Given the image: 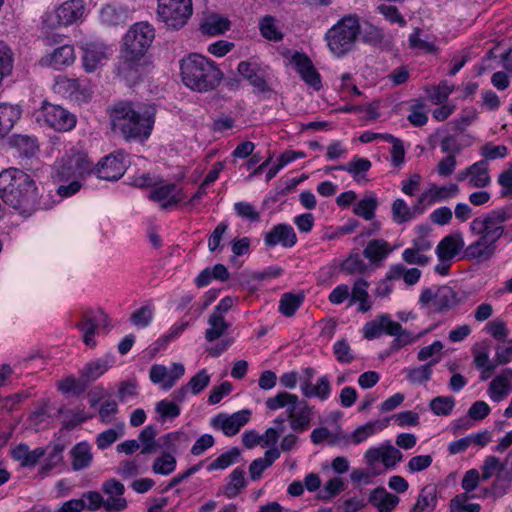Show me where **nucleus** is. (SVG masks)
Wrapping results in <instances>:
<instances>
[{
  "label": "nucleus",
  "instance_id": "1",
  "mask_svg": "<svg viewBox=\"0 0 512 512\" xmlns=\"http://www.w3.org/2000/svg\"><path fill=\"white\" fill-rule=\"evenodd\" d=\"M511 218L512 205L474 218L469 224V231L475 239L464 249V256L477 261L491 259L495 254L497 241L504 234V223Z\"/></svg>",
  "mask_w": 512,
  "mask_h": 512
},
{
  "label": "nucleus",
  "instance_id": "2",
  "mask_svg": "<svg viewBox=\"0 0 512 512\" xmlns=\"http://www.w3.org/2000/svg\"><path fill=\"white\" fill-rule=\"evenodd\" d=\"M0 198L25 218L41 207V193L35 180L18 168L11 167L0 172Z\"/></svg>",
  "mask_w": 512,
  "mask_h": 512
},
{
  "label": "nucleus",
  "instance_id": "3",
  "mask_svg": "<svg viewBox=\"0 0 512 512\" xmlns=\"http://www.w3.org/2000/svg\"><path fill=\"white\" fill-rule=\"evenodd\" d=\"M155 121V108L150 105H133L119 102L111 111V126L120 132L126 140L147 139Z\"/></svg>",
  "mask_w": 512,
  "mask_h": 512
},
{
  "label": "nucleus",
  "instance_id": "4",
  "mask_svg": "<svg viewBox=\"0 0 512 512\" xmlns=\"http://www.w3.org/2000/svg\"><path fill=\"white\" fill-rule=\"evenodd\" d=\"M180 68L183 83L198 92L215 89L223 77L214 62L200 54H190L182 59Z\"/></svg>",
  "mask_w": 512,
  "mask_h": 512
},
{
  "label": "nucleus",
  "instance_id": "5",
  "mask_svg": "<svg viewBox=\"0 0 512 512\" xmlns=\"http://www.w3.org/2000/svg\"><path fill=\"white\" fill-rule=\"evenodd\" d=\"M265 405L272 411L286 407L287 420L294 433H303L311 427L314 406L309 405L306 400L299 399L295 394L279 392L274 397L268 398Z\"/></svg>",
  "mask_w": 512,
  "mask_h": 512
},
{
  "label": "nucleus",
  "instance_id": "6",
  "mask_svg": "<svg viewBox=\"0 0 512 512\" xmlns=\"http://www.w3.org/2000/svg\"><path fill=\"white\" fill-rule=\"evenodd\" d=\"M428 330L421 331L418 334L403 329L401 324L391 319L389 314H381L375 320L367 322L363 327L364 337L372 340L380 337L382 334L394 336L392 348L399 350L402 347L412 344L427 333Z\"/></svg>",
  "mask_w": 512,
  "mask_h": 512
},
{
  "label": "nucleus",
  "instance_id": "7",
  "mask_svg": "<svg viewBox=\"0 0 512 512\" xmlns=\"http://www.w3.org/2000/svg\"><path fill=\"white\" fill-rule=\"evenodd\" d=\"M360 33L358 18L348 15L340 19L326 33V40L331 52L340 57L349 52Z\"/></svg>",
  "mask_w": 512,
  "mask_h": 512
},
{
  "label": "nucleus",
  "instance_id": "8",
  "mask_svg": "<svg viewBox=\"0 0 512 512\" xmlns=\"http://www.w3.org/2000/svg\"><path fill=\"white\" fill-rule=\"evenodd\" d=\"M192 0H159L158 17L168 28L183 27L192 15Z\"/></svg>",
  "mask_w": 512,
  "mask_h": 512
},
{
  "label": "nucleus",
  "instance_id": "9",
  "mask_svg": "<svg viewBox=\"0 0 512 512\" xmlns=\"http://www.w3.org/2000/svg\"><path fill=\"white\" fill-rule=\"evenodd\" d=\"M154 38L155 31L149 23H135L125 34L121 51L144 57Z\"/></svg>",
  "mask_w": 512,
  "mask_h": 512
},
{
  "label": "nucleus",
  "instance_id": "10",
  "mask_svg": "<svg viewBox=\"0 0 512 512\" xmlns=\"http://www.w3.org/2000/svg\"><path fill=\"white\" fill-rule=\"evenodd\" d=\"M38 121H43L47 126L56 131L66 132L76 124V117L60 105L44 102L41 108Z\"/></svg>",
  "mask_w": 512,
  "mask_h": 512
},
{
  "label": "nucleus",
  "instance_id": "11",
  "mask_svg": "<svg viewBox=\"0 0 512 512\" xmlns=\"http://www.w3.org/2000/svg\"><path fill=\"white\" fill-rule=\"evenodd\" d=\"M56 171L61 180H68L73 177H83L94 171V167L86 153L75 152L63 157Z\"/></svg>",
  "mask_w": 512,
  "mask_h": 512
},
{
  "label": "nucleus",
  "instance_id": "12",
  "mask_svg": "<svg viewBox=\"0 0 512 512\" xmlns=\"http://www.w3.org/2000/svg\"><path fill=\"white\" fill-rule=\"evenodd\" d=\"M124 159L121 151L105 156L94 168L97 177L106 181L119 180L126 171Z\"/></svg>",
  "mask_w": 512,
  "mask_h": 512
},
{
  "label": "nucleus",
  "instance_id": "13",
  "mask_svg": "<svg viewBox=\"0 0 512 512\" xmlns=\"http://www.w3.org/2000/svg\"><path fill=\"white\" fill-rule=\"evenodd\" d=\"M102 492L107 496L105 499V510L109 512H119L127 508V501L123 497L125 492L124 485L114 479H108L102 483Z\"/></svg>",
  "mask_w": 512,
  "mask_h": 512
},
{
  "label": "nucleus",
  "instance_id": "14",
  "mask_svg": "<svg viewBox=\"0 0 512 512\" xmlns=\"http://www.w3.org/2000/svg\"><path fill=\"white\" fill-rule=\"evenodd\" d=\"M364 458L367 465L371 468L380 460L386 468H392L402 460L403 455L394 446L386 444L368 449L365 452Z\"/></svg>",
  "mask_w": 512,
  "mask_h": 512
},
{
  "label": "nucleus",
  "instance_id": "15",
  "mask_svg": "<svg viewBox=\"0 0 512 512\" xmlns=\"http://www.w3.org/2000/svg\"><path fill=\"white\" fill-rule=\"evenodd\" d=\"M251 412L247 409L232 415L219 414L212 420V425L219 428L226 436L236 435L250 419Z\"/></svg>",
  "mask_w": 512,
  "mask_h": 512
},
{
  "label": "nucleus",
  "instance_id": "16",
  "mask_svg": "<svg viewBox=\"0 0 512 512\" xmlns=\"http://www.w3.org/2000/svg\"><path fill=\"white\" fill-rule=\"evenodd\" d=\"M264 242L269 247L281 245L285 248L293 247L297 243V236L289 224H277L265 234Z\"/></svg>",
  "mask_w": 512,
  "mask_h": 512
},
{
  "label": "nucleus",
  "instance_id": "17",
  "mask_svg": "<svg viewBox=\"0 0 512 512\" xmlns=\"http://www.w3.org/2000/svg\"><path fill=\"white\" fill-rule=\"evenodd\" d=\"M75 59L74 47L72 45L65 44L55 48L52 52L42 57L40 63L43 66L61 70L72 65Z\"/></svg>",
  "mask_w": 512,
  "mask_h": 512
},
{
  "label": "nucleus",
  "instance_id": "18",
  "mask_svg": "<svg viewBox=\"0 0 512 512\" xmlns=\"http://www.w3.org/2000/svg\"><path fill=\"white\" fill-rule=\"evenodd\" d=\"M143 57L121 51L118 73L128 83H136L141 76Z\"/></svg>",
  "mask_w": 512,
  "mask_h": 512
},
{
  "label": "nucleus",
  "instance_id": "19",
  "mask_svg": "<svg viewBox=\"0 0 512 512\" xmlns=\"http://www.w3.org/2000/svg\"><path fill=\"white\" fill-rule=\"evenodd\" d=\"M60 92L76 102H86L90 99L92 91L87 84L80 83L78 79L63 78L57 82Z\"/></svg>",
  "mask_w": 512,
  "mask_h": 512
},
{
  "label": "nucleus",
  "instance_id": "20",
  "mask_svg": "<svg viewBox=\"0 0 512 512\" xmlns=\"http://www.w3.org/2000/svg\"><path fill=\"white\" fill-rule=\"evenodd\" d=\"M465 247L461 233L445 236L436 247L439 261H451Z\"/></svg>",
  "mask_w": 512,
  "mask_h": 512
},
{
  "label": "nucleus",
  "instance_id": "21",
  "mask_svg": "<svg viewBox=\"0 0 512 512\" xmlns=\"http://www.w3.org/2000/svg\"><path fill=\"white\" fill-rule=\"evenodd\" d=\"M85 11L82 0H69L60 5L55 13L58 24L67 26L79 20Z\"/></svg>",
  "mask_w": 512,
  "mask_h": 512
},
{
  "label": "nucleus",
  "instance_id": "22",
  "mask_svg": "<svg viewBox=\"0 0 512 512\" xmlns=\"http://www.w3.org/2000/svg\"><path fill=\"white\" fill-rule=\"evenodd\" d=\"M512 369H503L489 384V396L495 401L503 400L511 390Z\"/></svg>",
  "mask_w": 512,
  "mask_h": 512
},
{
  "label": "nucleus",
  "instance_id": "23",
  "mask_svg": "<svg viewBox=\"0 0 512 512\" xmlns=\"http://www.w3.org/2000/svg\"><path fill=\"white\" fill-rule=\"evenodd\" d=\"M11 457L20 462L22 467H34L46 454V449L42 447H38L34 450H30L29 446L24 443H20L10 451Z\"/></svg>",
  "mask_w": 512,
  "mask_h": 512
},
{
  "label": "nucleus",
  "instance_id": "24",
  "mask_svg": "<svg viewBox=\"0 0 512 512\" xmlns=\"http://www.w3.org/2000/svg\"><path fill=\"white\" fill-rule=\"evenodd\" d=\"M83 66L87 72H94L107 59L106 47L99 43H87L83 47Z\"/></svg>",
  "mask_w": 512,
  "mask_h": 512
},
{
  "label": "nucleus",
  "instance_id": "25",
  "mask_svg": "<svg viewBox=\"0 0 512 512\" xmlns=\"http://www.w3.org/2000/svg\"><path fill=\"white\" fill-rule=\"evenodd\" d=\"M397 495L391 494L383 487L374 489L369 497V502L378 509L379 512H390L399 503Z\"/></svg>",
  "mask_w": 512,
  "mask_h": 512
},
{
  "label": "nucleus",
  "instance_id": "26",
  "mask_svg": "<svg viewBox=\"0 0 512 512\" xmlns=\"http://www.w3.org/2000/svg\"><path fill=\"white\" fill-rule=\"evenodd\" d=\"M437 491L434 486H424L409 512H434L437 505Z\"/></svg>",
  "mask_w": 512,
  "mask_h": 512
},
{
  "label": "nucleus",
  "instance_id": "27",
  "mask_svg": "<svg viewBox=\"0 0 512 512\" xmlns=\"http://www.w3.org/2000/svg\"><path fill=\"white\" fill-rule=\"evenodd\" d=\"M457 293L449 286L437 288L434 294V309L437 312L444 313L454 308L458 304Z\"/></svg>",
  "mask_w": 512,
  "mask_h": 512
},
{
  "label": "nucleus",
  "instance_id": "28",
  "mask_svg": "<svg viewBox=\"0 0 512 512\" xmlns=\"http://www.w3.org/2000/svg\"><path fill=\"white\" fill-rule=\"evenodd\" d=\"M238 72L245 77L252 86H254L259 92L265 93L270 91V88L258 69H256L251 63L242 61L238 64Z\"/></svg>",
  "mask_w": 512,
  "mask_h": 512
},
{
  "label": "nucleus",
  "instance_id": "29",
  "mask_svg": "<svg viewBox=\"0 0 512 512\" xmlns=\"http://www.w3.org/2000/svg\"><path fill=\"white\" fill-rule=\"evenodd\" d=\"M21 111L17 106L0 104V137H5L20 119Z\"/></svg>",
  "mask_w": 512,
  "mask_h": 512
},
{
  "label": "nucleus",
  "instance_id": "30",
  "mask_svg": "<svg viewBox=\"0 0 512 512\" xmlns=\"http://www.w3.org/2000/svg\"><path fill=\"white\" fill-rule=\"evenodd\" d=\"M300 388L304 397H317L321 401L328 399L331 392V386L327 376L320 377L316 385L309 382L301 383Z\"/></svg>",
  "mask_w": 512,
  "mask_h": 512
},
{
  "label": "nucleus",
  "instance_id": "31",
  "mask_svg": "<svg viewBox=\"0 0 512 512\" xmlns=\"http://www.w3.org/2000/svg\"><path fill=\"white\" fill-rule=\"evenodd\" d=\"M439 362V358L432 359L427 363L413 367L406 368L404 373L406 375L407 380L412 384H423L428 382L431 379L433 373V366Z\"/></svg>",
  "mask_w": 512,
  "mask_h": 512
},
{
  "label": "nucleus",
  "instance_id": "32",
  "mask_svg": "<svg viewBox=\"0 0 512 512\" xmlns=\"http://www.w3.org/2000/svg\"><path fill=\"white\" fill-rule=\"evenodd\" d=\"M229 28V19L219 15H210L206 17L200 24L201 32L209 36L224 34L227 30H229Z\"/></svg>",
  "mask_w": 512,
  "mask_h": 512
},
{
  "label": "nucleus",
  "instance_id": "33",
  "mask_svg": "<svg viewBox=\"0 0 512 512\" xmlns=\"http://www.w3.org/2000/svg\"><path fill=\"white\" fill-rule=\"evenodd\" d=\"M70 453L72 456V469L75 471L87 468L93 460L91 446L87 442L78 443L72 448Z\"/></svg>",
  "mask_w": 512,
  "mask_h": 512
},
{
  "label": "nucleus",
  "instance_id": "34",
  "mask_svg": "<svg viewBox=\"0 0 512 512\" xmlns=\"http://www.w3.org/2000/svg\"><path fill=\"white\" fill-rule=\"evenodd\" d=\"M488 162L486 160H480L470 166V179L469 185L475 188H485L491 182L489 175Z\"/></svg>",
  "mask_w": 512,
  "mask_h": 512
},
{
  "label": "nucleus",
  "instance_id": "35",
  "mask_svg": "<svg viewBox=\"0 0 512 512\" xmlns=\"http://www.w3.org/2000/svg\"><path fill=\"white\" fill-rule=\"evenodd\" d=\"M175 190L176 185L173 183L157 187L151 191L150 199L157 202L168 199L167 202L161 205L163 209H166L169 205L178 204L183 199L180 193H176Z\"/></svg>",
  "mask_w": 512,
  "mask_h": 512
},
{
  "label": "nucleus",
  "instance_id": "36",
  "mask_svg": "<svg viewBox=\"0 0 512 512\" xmlns=\"http://www.w3.org/2000/svg\"><path fill=\"white\" fill-rule=\"evenodd\" d=\"M391 251L392 248L387 241L384 239H374L368 242L363 250V255L371 262H378L385 259Z\"/></svg>",
  "mask_w": 512,
  "mask_h": 512
},
{
  "label": "nucleus",
  "instance_id": "37",
  "mask_svg": "<svg viewBox=\"0 0 512 512\" xmlns=\"http://www.w3.org/2000/svg\"><path fill=\"white\" fill-rule=\"evenodd\" d=\"M368 282L362 278H359L355 281L352 293H351V303L359 302L358 310L360 312H367L371 309V302L368 300L369 294L367 292Z\"/></svg>",
  "mask_w": 512,
  "mask_h": 512
},
{
  "label": "nucleus",
  "instance_id": "38",
  "mask_svg": "<svg viewBox=\"0 0 512 512\" xmlns=\"http://www.w3.org/2000/svg\"><path fill=\"white\" fill-rule=\"evenodd\" d=\"M209 328L205 331V339L213 342L222 337L230 327V323L218 314H210L208 318Z\"/></svg>",
  "mask_w": 512,
  "mask_h": 512
},
{
  "label": "nucleus",
  "instance_id": "39",
  "mask_svg": "<svg viewBox=\"0 0 512 512\" xmlns=\"http://www.w3.org/2000/svg\"><path fill=\"white\" fill-rule=\"evenodd\" d=\"M259 30L261 35L269 41L278 42L283 39L278 20L271 15H265L259 20Z\"/></svg>",
  "mask_w": 512,
  "mask_h": 512
},
{
  "label": "nucleus",
  "instance_id": "40",
  "mask_svg": "<svg viewBox=\"0 0 512 512\" xmlns=\"http://www.w3.org/2000/svg\"><path fill=\"white\" fill-rule=\"evenodd\" d=\"M110 367V361L107 358L97 359L87 363L81 370V376L88 385L103 375Z\"/></svg>",
  "mask_w": 512,
  "mask_h": 512
},
{
  "label": "nucleus",
  "instance_id": "41",
  "mask_svg": "<svg viewBox=\"0 0 512 512\" xmlns=\"http://www.w3.org/2000/svg\"><path fill=\"white\" fill-rule=\"evenodd\" d=\"M229 483L224 487V494L227 498L232 499L235 498L241 491V489L245 488L247 485V481L245 479V472L241 468L234 469L229 475Z\"/></svg>",
  "mask_w": 512,
  "mask_h": 512
},
{
  "label": "nucleus",
  "instance_id": "42",
  "mask_svg": "<svg viewBox=\"0 0 512 512\" xmlns=\"http://www.w3.org/2000/svg\"><path fill=\"white\" fill-rule=\"evenodd\" d=\"M9 143L25 157L33 156L38 150L36 140L27 135H14L9 139Z\"/></svg>",
  "mask_w": 512,
  "mask_h": 512
},
{
  "label": "nucleus",
  "instance_id": "43",
  "mask_svg": "<svg viewBox=\"0 0 512 512\" xmlns=\"http://www.w3.org/2000/svg\"><path fill=\"white\" fill-rule=\"evenodd\" d=\"M378 206L377 197L374 195L365 196L353 208L354 214L364 218L367 221L375 217V210Z\"/></svg>",
  "mask_w": 512,
  "mask_h": 512
},
{
  "label": "nucleus",
  "instance_id": "44",
  "mask_svg": "<svg viewBox=\"0 0 512 512\" xmlns=\"http://www.w3.org/2000/svg\"><path fill=\"white\" fill-rule=\"evenodd\" d=\"M157 430L153 425L146 426L139 434L138 442L141 443V453L144 455L152 454L156 451L158 444L155 440Z\"/></svg>",
  "mask_w": 512,
  "mask_h": 512
},
{
  "label": "nucleus",
  "instance_id": "45",
  "mask_svg": "<svg viewBox=\"0 0 512 512\" xmlns=\"http://www.w3.org/2000/svg\"><path fill=\"white\" fill-rule=\"evenodd\" d=\"M76 327L83 333V342L87 346L94 347L96 342L93 338L98 327V322L89 314H85L82 320L76 324Z\"/></svg>",
  "mask_w": 512,
  "mask_h": 512
},
{
  "label": "nucleus",
  "instance_id": "46",
  "mask_svg": "<svg viewBox=\"0 0 512 512\" xmlns=\"http://www.w3.org/2000/svg\"><path fill=\"white\" fill-rule=\"evenodd\" d=\"M458 191L459 189L456 184H451L448 187L433 186L428 192H424L419 196L418 204L424 203L428 196L431 197L432 201L443 200L456 195Z\"/></svg>",
  "mask_w": 512,
  "mask_h": 512
},
{
  "label": "nucleus",
  "instance_id": "47",
  "mask_svg": "<svg viewBox=\"0 0 512 512\" xmlns=\"http://www.w3.org/2000/svg\"><path fill=\"white\" fill-rule=\"evenodd\" d=\"M304 297L301 294L285 293L282 295L279 310L286 316L291 317L295 314L296 310L300 307Z\"/></svg>",
  "mask_w": 512,
  "mask_h": 512
},
{
  "label": "nucleus",
  "instance_id": "48",
  "mask_svg": "<svg viewBox=\"0 0 512 512\" xmlns=\"http://www.w3.org/2000/svg\"><path fill=\"white\" fill-rule=\"evenodd\" d=\"M455 406V400L451 396H437L430 401L431 411L438 416L449 415Z\"/></svg>",
  "mask_w": 512,
  "mask_h": 512
},
{
  "label": "nucleus",
  "instance_id": "49",
  "mask_svg": "<svg viewBox=\"0 0 512 512\" xmlns=\"http://www.w3.org/2000/svg\"><path fill=\"white\" fill-rule=\"evenodd\" d=\"M123 435L124 424L121 423L117 425V428H111L100 433L96 439L97 447L101 450H104L110 445H112L114 442H116L117 439Z\"/></svg>",
  "mask_w": 512,
  "mask_h": 512
},
{
  "label": "nucleus",
  "instance_id": "50",
  "mask_svg": "<svg viewBox=\"0 0 512 512\" xmlns=\"http://www.w3.org/2000/svg\"><path fill=\"white\" fill-rule=\"evenodd\" d=\"M87 385L80 375L79 379H76L73 376H68L64 379H61L57 382V388L64 394L72 392L73 394H81Z\"/></svg>",
  "mask_w": 512,
  "mask_h": 512
},
{
  "label": "nucleus",
  "instance_id": "51",
  "mask_svg": "<svg viewBox=\"0 0 512 512\" xmlns=\"http://www.w3.org/2000/svg\"><path fill=\"white\" fill-rule=\"evenodd\" d=\"M335 168H337V170L347 171L352 174L354 179H357L361 173H365L371 168V162L366 158L355 157L349 163L338 165Z\"/></svg>",
  "mask_w": 512,
  "mask_h": 512
},
{
  "label": "nucleus",
  "instance_id": "52",
  "mask_svg": "<svg viewBox=\"0 0 512 512\" xmlns=\"http://www.w3.org/2000/svg\"><path fill=\"white\" fill-rule=\"evenodd\" d=\"M392 217L398 223L408 222L414 218V212L403 199H396L392 204Z\"/></svg>",
  "mask_w": 512,
  "mask_h": 512
},
{
  "label": "nucleus",
  "instance_id": "53",
  "mask_svg": "<svg viewBox=\"0 0 512 512\" xmlns=\"http://www.w3.org/2000/svg\"><path fill=\"white\" fill-rule=\"evenodd\" d=\"M63 451L64 445L60 443L54 444L51 447L48 457L42 465L40 472L46 474L57 467L63 461Z\"/></svg>",
  "mask_w": 512,
  "mask_h": 512
},
{
  "label": "nucleus",
  "instance_id": "54",
  "mask_svg": "<svg viewBox=\"0 0 512 512\" xmlns=\"http://www.w3.org/2000/svg\"><path fill=\"white\" fill-rule=\"evenodd\" d=\"M377 427L381 430L384 426L381 425L379 421L368 422L356 428L350 438L354 444H359L372 436L376 432Z\"/></svg>",
  "mask_w": 512,
  "mask_h": 512
},
{
  "label": "nucleus",
  "instance_id": "55",
  "mask_svg": "<svg viewBox=\"0 0 512 512\" xmlns=\"http://www.w3.org/2000/svg\"><path fill=\"white\" fill-rule=\"evenodd\" d=\"M126 19L125 11L114 6L107 5L101 10V20L107 25H119Z\"/></svg>",
  "mask_w": 512,
  "mask_h": 512
},
{
  "label": "nucleus",
  "instance_id": "56",
  "mask_svg": "<svg viewBox=\"0 0 512 512\" xmlns=\"http://www.w3.org/2000/svg\"><path fill=\"white\" fill-rule=\"evenodd\" d=\"M453 91V86L447 82H441L438 86H433L427 90L428 98L436 105L443 104Z\"/></svg>",
  "mask_w": 512,
  "mask_h": 512
},
{
  "label": "nucleus",
  "instance_id": "57",
  "mask_svg": "<svg viewBox=\"0 0 512 512\" xmlns=\"http://www.w3.org/2000/svg\"><path fill=\"white\" fill-rule=\"evenodd\" d=\"M176 459L170 453H165L156 458L152 466L153 472L161 475H168L175 470Z\"/></svg>",
  "mask_w": 512,
  "mask_h": 512
},
{
  "label": "nucleus",
  "instance_id": "58",
  "mask_svg": "<svg viewBox=\"0 0 512 512\" xmlns=\"http://www.w3.org/2000/svg\"><path fill=\"white\" fill-rule=\"evenodd\" d=\"M240 455V452L237 448H233L225 453H222L215 460L211 462L208 466V470H219L225 469L236 462Z\"/></svg>",
  "mask_w": 512,
  "mask_h": 512
},
{
  "label": "nucleus",
  "instance_id": "59",
  "mask_svg": "<svg viewBox=\"0 0 512 512\" xmlns=\"http://www.w3.org/2000/svg\"><path fill=\"white\" fill-rule=\"evenodd\" d=\"M155 410L160 415V421L174 419L180 415V407L173 401L161 400L156 404Z\"/></svg>",
  "mask_w": 512,
  "mask_h": 512
},
{
  "label": "nucleus",
  "instance_id": "60",
  "mask_svg": "<svg viewBox=\"0 0 512 512\" xmlns=\"http://www.w3.org/2000/svg\"><path fill=\"white\" fill-rule=\"evenodd\" d=\"M512 482V472L506 469L505 464H501L497 477L492 484V491L497 494H503L506 487Z\"/></svg>",
  "mask_w": 512,
  "mask_h": 512
},
{
  "label": "nucleus",
  "instance_id": "61",
  "mask_svg": "<svg viewBox=\"0 0 512 512\" xmlns=\"http://www.w3.org/2000/svg\"><path fill=\"white\" fill-rule=\"evenodd\" d=\"M368 266L359 254L350 255L342 264V270L349 274L364 273Z\"/></svg>",
  "mask_w": 512,
  "mask_h": 512
},
{
  "label": "nucleus",
  "instance_id": "62",
  "mask_svg": "<svg viewBox=\"0 0 512 512\" xmlns=\"http://www.w3.org/2000/svg\"><path fill=\"white\" fill-rule=\"evenodd\" d=\"M209 382L210 375L205 369H202L190 379L187 387L194 395H197L209 385Z\"/></svg>",
  "mask_w": 512,
  "mask_h": 512
},
{
  "label": "nucleus",
  "instance_id": "63",
  "mask_svg": "<svg viewBox=\"0 0 512 512\" xmlns=\"http://www.w3.org/2000/svg\"><path fill=\"white\" fill-rule=\"evenodd\" d=\"M234 210L236 214L243 219H247L251 222L260 220V213L250 203L237 202L234 204Z\"/></svg>",
  "mask_w": 512,
  "mask_h": 512
},
{
  "label": "nucleus",
  "instance_id": "64",
  "mask_svg": "<svg viewBox=\"0 0 512 512\" xmlns=\"http://www.w3.org/2000/svg\"><path fill=\"white\" fill-rule=\"evenodd\" d=\"M498 183L502 186L501 196L512 198V162L508 169L502 171L498 177Z\"/></svg>",
  "mask_w": 512,
  "mask_h": 512
}]
</instances>
